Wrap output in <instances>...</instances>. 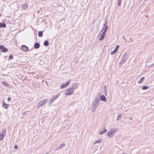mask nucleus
<instances>
[{"label":"nucleus","instance_id":"nucleus-15","mask_svg":"<svg viewBox=\"0 0 154 154\" xmlns=\"http://www.w3.org/2000/svg\"><path fill=\"white\" fill-rule=\"evenodd\" d=\"M28 6V5L27 4H24L23 5V6H22V8L23 9L25 10L27 7Z\"/></svg>","mask_w":154,"mask_h":154},{"label":"nucleus","instance_id":"nucleus-1","mask_svg":"<svg viewBox=\"0 0 154 154\" xmlns=\"http://www.w3.org/2000/svg\"><path fill=\"white\" fill-rule=\"evenodd\" d=\"M116 132L117 131L116 128H112L108 132L107 134L108 137H112L114 136Z\"/></svg>","mask_w":154,"mask_h":154},{"label":"nucleus","instance_id":"nucleus-22","mask_svg":"<svg viewBox=\"0 0 154 154\" xmlns=\"http://www.w3.org/2000/svg\"><path fill=\"white\" fill-rule=\"evenodd\" d=\"M3 84L6 87H9L10 85L6 82H3Z\"/></svg>","mask_w":154,"mask_h":154},{"label":"nucleus","instance_id":"nucleus-21","mask_svg":"<svg viewBox=\"0 0 154 154\" xmlns=\"http://www.w3.org/2000/svg\"><path fill=\"white\" fill-rule=\"evenodd\" d=\"M42 32L39 31L38 32V36L40 37H42Z\"/></svg>","mask_w":154,"mask_h":154},{"label":"nucleus","instance_id":"nucleus-38","mask_svg":"<svg viewBox=\"0 0 154 154\" xmlns=\"http://www.w3.org/2000/svg\"><path fill=\"white\" fill-rule=\"evenodd\" d=\"M124 108H125V111H126L127 109H126V107H124Z\"/></svg>","mask_w":154,"mask_h":154},{"label":"nucleus","instance_id":"nucleus-32","mask_svg":"<svg viewBox=\"0 0 154 154\" xmlns=\"http://www.w3.org/2000/svg\"><path fill=\"white\" fill-rule=\"evenodd\" d=\"M6 131L5 130V129H4V130H3L2 131V132L4 134V135H5V134Z\"/></svg>","mask_w":154,"mask_h":154},{"label":"nucleus","instance_id":"nucleus-29","mask_svg":"<svg viewBox=\"0 0 154 154\" xmlns=\"http://www.w3.org/2000/svg\"><path fill=\"white\" fill-rule=\"evenodd\" d=\"M149 88V86H144L142 88V89L143 90H146L148 88Z\"/></svg>","mask_w":154,"mask_h":154},{"label":"nucleus","instance_id":"nucleus-44","mask_svg":"<svg viewBox=\"0 0 154 154\" xmlns=\"http://www.w3.org/2000/svg\"><path fill=\"white\" fill-rule=\"evenodd\" d=\"M47 154V153H46L45 154Z\"/></svg>","mask_w":154,"mask_h":154},{"label":"nucleus","instance_id":"nucleus-11","mask_svg":"<svg viewBox=\"0 0 154 154\" xmlns=\"http://www.w3.org/2000/svg\"><path fill=\"white\" fill-rule=\"evenodd\" d=\"M100 99L101 100L104 101H106L105 97L103 95H101L100 97Z\"/></svg>","mask_w":154,"mask_h":154},{"label":"nucleus","instance_id":"nucleus-10","mask_svg":"<svg viewBox=\"0 0 154 154\" xmlns=\"http://www.w3.org/2000/svg\"><path fill=\"white\" fill-rule=\"evenodd\" d=\"M105 33H106L103 32H102L101 36L99 39L100 41L102 40L103 39L105 36Z\"/></svg>","mask_w":154,"mask_h":154},{"label":"nucleus","instance_id":"nucleus-12","mask_svg":"<svg viewBox=\"0 0 154 154\" xmlns=\"http://www.w3.org/2000/svg\"><path fill=\"white\" fill-rule=\"evenodd\" d=\"M40 44L38 42L35 43L34 45V47L35 49H37L39 48Z\"/></svg>","mask_w":154,"mask_h":154},{"label":"nucleus","instance_id":"nucleus-42","mask_svg":"<svg viewBox=\"0 0 154 154\" xmlns=\"http://www.w3.org/2000/svg\"><path fill=\"white\" fill-rule=\"evenodd\" d=\"M1 16V14L0 13V17Z\"/></svg>","mask_w":154,"mask_h":154},{"label":"nucleus","instance_id":"nucleus-28","mask_svg":"<svg viewBox=\"0 0 154 154\" xmlns=\"http://www.w3.org/2000/svg\"><path fill=\"white\" fill-rule=\"evenodd\" d=\"M4 135L3 134H0V140H2L3 138Z\"/></svg>","mask_w":154,"mask_h":154},{"label":"nucleus","instance_id":"nucleus-41","mask_svg":"<svg viewBox=\"0 0 154 154\" xmlns=\"http://www.w3.org/2000/svg\"><path fill=\"white\" fill-rule=\"evenodd\" d=\"M122 154H126L125 153H122Z\"/></svg>","mask_w":154,"mask_h":154},{"label":"nucleus","instance_id":"nucleus-13","mask_svg":"<svg viewBox=\"0 0 154 154\" xmlns=\"http://www.w3.org/2000/svg\"><path fill=\"white\" fill-rule=\"evenodd\" d=\"M127 55L126 54H125L123 56V57L122 59V62H124L125 61L127 60Z\"/></svg>","mask_w":154,"mask_h":154},{"label":"nucleus","instance_id":"nucleus-24","mask_svg":"<svg viewBox=\"0 0 154 154\" xmlns=\"http://www.w3.org/2000/svg\"><path fill=\"white\" fill-rule=\"evenodd\" d=\"M104 92L105 93V94L106 95L107 94V88H106V86L105 85L104 87Z\"/></svg>","mask_w":154,"mask_h":154},{"label":"nucleus","instance_id":"nucleus-40","mask_svg":"<svg viewBox=\"0 0 154 154\" xmlns=\"http://www.w3.org/2000/svg\"><path fill=\"white\" fill-rule=\"evenodd\" d=\"M5 109H7L8 108V106H5Z\"/></svg>","mask_w":154,"mask_h":154},{"label":"nucleus","instance_id":"nucleus-26","mask_svg":"<svg viewBox=\"0 0 154 154\" xmlns=\"http://www.w3.org/2000/svg\"><path fill=\"white\" fill-rule=\"evenodd\" d=\"M108 25L107 24L106 26L105 27V28L104 29V31H103V32L106 33V30L108 29Z\"/></svg>","mask_w":154,"mask_h":154},{"label":"nucleus","instance_id":"nucleus-33","mask_svg":"<svg viewBox=\"0 0 154 154\" xmlns=\"http://www.w3.org/2000/svg\"><path fill=\"white\" fill-rule=\"evenodd\" d=\"M13 56L12 55H10L9 56V58L10 59H12L13 58Z\"/></svg>","mask_w":154,"mask_h":154},{"label":"nucleus","instance_id":"nucleus-17","mask_svg":"<svg viewBox=\"0 0 154 154\" xmlns=\"http://www.w3.org/2000/svg\"><path fill=\"white\" fill-rule=\"evenodd\" d=\"M107 131V130L106 129L103 130L102 131L99 132V134L100 135H102L105 133Z\"/></svg>","mask_w":154,"mask_h":154},{"label":"nucleus","instance_id":"nucleus-20","mask_svg":"<svg viewBox=\"0 0 154 154\" xmlns=\"http://www.w3.org/2000/svg\"><path fill=\"white\" fill-rule=\"evenodd\" d=\"M49 45V42L47 40H45L44 43V45L45 46H48Z\"/></svg>","mask_w":154,"mask_h":154},{"label":"nucleus","instance_id":"nucleus-7","mask_svg":"<svg viewBox=\"0 0 154 154\" xmlns=\"http://www.w3.org/2000/svg\"><path fill=\"white\" fill-rule=\"evenodd\" d=\"M59 95L60 94H57L53 98H52L49 102V103L50 104H51L55 99L58 98Z\"/></svg>","mask_w":154,"mask_h":154},{"label":"nucleus","instance_id":"nucleus-5","mask_svg":"<svg viewBox=\"0 0 154 154\" xmlns=\"http://www.w3.org/2000/svg\"><path fill=\"white\" fill-rule=\"evenodd\" d=\"M21 48L23 51L25 52H27L29 51V48L25 45H22L21 46Z\"/></svg>","mask_w":154,"mask_h":154},{"label":"nucleus","instance_id":"nucleus-4","mask_svg":"<svg viewBox=\"0 0 154 154\" xmlns=\"http://www.w3.org/2000/svg\"><path fill=\"white\" fill-rule=\"evenodd\" d=\"M48 101V99H45L42 101L38 103V106H42L46 103Z\"/></svg>","mask_w":154,"mask_h":154},{"label":"nucleus","instance_id":"nucleus-2","mask_svg":"<svg viewBox=\"0 0 154 154\" xmlns=\"http://www.w3.org/2000/svg\"><path fill=\"white\" fill-rule=\"evenodd\" d=\"M73 92L74 90L72 88H70L66 91L65 93L66 95H71L73 93Z\"/></svg>","mask_w":154,"mask_h":154},{"label":"nucleus","instance_id":"nucleus-23","mask_svg":"<svg viewBox=\"0 0 154 154\" xmlns=\"http://www.w3.org/2000/svg\"><path fill=\"white\" fill-rule=\"evenodd\" d=\"M122 116V115L121 114H120L117 117L116 120L118 121L120 120Z\"/></svg>","mask_w":154,"mask_h":154},{"label":"nucleus","instance_id":"nucleus-9","mask_svg":"<svg viewBox=\"0 0 154 154\" xmlns=\"http://www.w3.org/2000/svg\"><path fill=\"white\" fill-rule=\"evenodd\" d=\"M78 85L77 83L74 84L72 86V87L71 88H72V89L74 90V89H75L77 88L78 87Z\"/></svg>","mask_w":154,"mask_h":154},{"label":"nucleus","instance_id":"nucleus-37","mask_svg":"<svg viewBox=\"0 0 154 154\" xmlns=\"http://www.w3.org/2000/svg\"><path fill=\"white\" fill-rule=\"evenodd\" d=\"M104 29V28H103L102 30H101V31H100V32H101V31H102V30H103Z\"/></svg>","mask_w":154,"mask_h":154},{"label":"nucleus","instance_id":"nucleus-25","mask_svg":"<svg viewBox=\"0 0 154 154\" xmlns=\"http://www.w3.org/2000/svg\"><path fill=\"white\" fill-rule=\"evenodd\" d=\"M102 139H100L97 141H96V142H94V143L95 144L96 143H100L101 142Z\"/></svg>","mask_w":154,"mask_h":154},{"label":"nucleus","instance_id":"nucleus-18","mask_svg":"<svg viewBox=\"0 0 154 154\" xmlns=\"http://www.w3.org/2000/svg\"><path fill=\"white\" fill-rule=\"evenodd\" d=\"M65 145L64 143L61 144L59 146V147L57 149H59L63 148Z\"/></svg>","mask_w":154,"mask_h":154},{"label":"nucleus","instance_id":"nucleus-39","mask_svg":"<svg viewBox=\"0 0 154 154\" xmlns=\"http://www.w3.org/2000/svg\"><path fill=\"white\" fill-rule=\"evenodd\" d=\"M152 65H154V63H153L152 65H151L150 66H151Z\"/></svg>","mask_w":154,"mask_h":154},{"label":"nucleus","instance_id":"nucleus-43","mask_svg":"<svg viewBox=\"0 0 154 154\" xmlns=\"http://www.w3.org/2000/svg\"><path fill=\"white\" fill-rule=\"evenodd\" d=\"M130 119H131V120H132V119L131 118H130Z\"/></svg>","mask_w":154,"mask_h":154},{"label":"nucleus","instance_id":"nucleus-34","mask_svg":"<svg viewBox=\"0 0 154 154\" xmlns=\"http://www.w3.org/2000/svg\"><path fill=\"white\" fill-rule=\"evenodd\" d=\"M103 26H104V27H106V22L103 24Z\"/></svg>","mask_w":154,"mask_h":154},{"label":"nucleus","instance_id":"nucleus-14","mask_svg":"<svg viewBox=\"0 0 154 154\" xmlns=\"http://www.w3.org/2000/svg\"><path fill=\"white\" fill-rule=\"evenodd\" d=\"M89 109H91L92 112H94L96 109V106H91V108H89Z\"/></svg>","mask_w":154,"mask_h":154},{"label":"nucleus","instance_id":"nucleus-30","mask_svg":"<svg viewBox=\"0 0 154 154\" xmlns=\"http://www.w3.org/2000/svg\"><path fill=\"white\" fill-rule=\"evenodd\" d=\"M118 5L119 6H120L121 3V0H118L117 1Z\"/></svg>","mask_w":154,"mask_h":154},{"label":"nucleus","instance_id":"nucleus-16","mask_svg":"<svg viewBox=\"0 0 154 154\" xmlns=\"http://www.w3.org/2000/svg\"><path fill=\"white\" fill-rule=\"evenodd\" d=\"M6 26V25L5 23H0V27L5 28Z\"/></svg>","mask_w":154,"mask_h":154},{"label":"nucleus","instance_id":"nucleus-8","mask_svg":"<svg viewBox=\"0 0 154 154\" xmlns=\"http://www.w3.org/2000/svg\"><path fill=\"white\" fill-rule=\"evenodd\" d=\"M100 101V100L99 99H95L93 103V106H97L98 105L99 102Z\"/></svg>","mask_w":154,"mask_h":154},{"label":"nucleus","instance_id":"nucleus-36","mask_svg":"<svg viewBox=\"0 0 154 154\" xmlns=\"http://www.w3.org/2000/svg\"><path fill=\"white\" fill-rule=\"evenodd\" d=\"M11 100V98L10 97H8V101H10Z\"/></svg>","mask_w":154,"mask_h":154},{"label":"nucleus","instance_id":"nucleus-6","mask_svg":"<svg viewBox=\"0 0 154 154\" xmlns=\"http://www.w3.org/2000/svg\"><path fill=\"white\" fill-rule=\"evenodd\" d=\"M0 49L2 50L3 52H6L8 51V49L5 48L3 45H1L0 46Z\"/></svg>","mask_w":154,"mask_h":154},{"label":"nucleus","instance_id":"nucleus-27","mask_svg":"<svg viewBox=\"0 0 154 154\" xmlns=\"http://www.w3.org/2000/svg\"><path fill=\"white\" fill-rule=\"evenodd\" d=\"M119 45H117L116 46V48H115V49L114 50H115L116 52H117V51H118V49L119 48Z\"/></svg>","mask_w":154,"mask_h":154},{"label":"nucleus","instance_id":"nucleus-3","mask_svg":"<svg viewBox=\"0 0 154 154\" xmlns=\"http://www.w3.org/2000/svg\"><path fill=\"white\" fill-rule=\"evenodd\" d=\"M71 81V79H70L68 80L66 83L63 84L61 85L60 86L61 88H63L68 86L70 83Z\"/></svg>","mask_w":154,"mask_h":154},{"label":"nucleus","instance_id":"nucleus-35","mask_svg":"<svg viewBox=\"0 0 154 154\" xmlns=\"http://www.w3.org/2000/svg\"><path fill=\"white\" fill-rule=\"evenodd\" d=\"M14 148L15 149H17L18 148L17 146V145L14 146Z\"/></svg>","mask_w":154,"mask_h":154},{"label":"nucleus","instance_id":"nucleus-31","mask_svg":"<svg viewBox=\"0 0 154 154\" xmlns=\"http://www.w3.org/2000/svg\"><path fill=\"white\" fill-rule=\"evenodd\" d=\"M117 52H116L114 50L112 51H111V55H113V54H115Z\"/></svg>","mask_w":154,"mask_h":154},{"label":"nucleus","instance_id":"nucleus-19","mask_svg":"<svg viewBox=\"0 0 154 154\" xmlns=\"http://www.w3.org/2000/svg\"><path fill=\"white\" fill-rule=\"evenodd\" d=\"M144 77H142L140 80L138 82V83L139 84H140L142 82H143V80H144Z\"/></svg>","mask_w":154,"mask_h":154}]
</instances>
